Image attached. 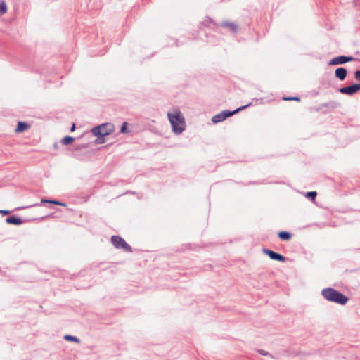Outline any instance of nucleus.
<instances>
[{
  "label": "nucleus",
  "instance_id": "11",
  "mask_svg": "<svg viewBox=\"0 0 360 360\" xmlns=\"http://www.w3.org/2000/svg\"><path fill=\"white\" fill-rule=\"evenodd\" d=\"M221 25L224 27L228 28L233 33H236L238 30V25L233 22H223Z\"/></svg>",
  "mask_w": 360,
  "mask_h": 360
},
{
  "label": "nucleus",
  "instance_id": "15",
  "mask_svg": "<svg viewBox=\"0 0 360 360\" xmlns=\"http://www.w3.org/2000/svg\"><path fill=\"white\" fill-rule=\"evenodd\" d=\"M75 139L72 136H65L62 139L61 143L63 145L68 146L73 143Z\"/></svg>",
  "mask_w": 360,
  "mask_h": 360
},
{
  "label": "nucleus",
  "instance_id": "19",
  "mask_svg": "<svg viewBox=\"0 0 360 360\" xmlns=\"http://www.w3.org/2000/svg\"><path fill=\"white\" fill-rule=\"evenodd\" d=\"M283 100L284 101H300V99L299 97L295 96V97H283Z\"/></svg>",
  "mask_w": 360,
  "mask_h": 360
},
{
  "label": "nucleus",
  "instance_id": "5",
  "mask_svg": "<svg viewBox=\"0 0 360 360\" xmlns=\"http://www.w3.org/2000/svg\"><path fill=\"white\" fill-rule=\"evenodd\" d=\"M245 107L246 106H243L241 108H239L236 109V110H234L233 112H230L229 110H224L222 112H221L219 114H217V115H215L214 116H213L212 118V121L214 123L220 122L224 120L228 117H230V116L233 115V114L238 112V111L244 109Z\"/></svg>",
  "mask_w": 360,
  "mask_h": 360
},
{
  "label": "nucleus",
  "instance_id": "9",
  "mask_svg": "<svg viewBox=\"0 0 360 360\" xmlns=\"http://www.w3.org/2000/svg\"><path fill=\"white\" fill-rule=\"evenodd\" d=\"M30 128V125L25 122H19L17 127L15 129V133L19 134L28 130Z\"/></svg>",
  "mask_w": 360,
  "mask_h": 360
},
{
  "label": "nucleus",
  "instance_id": "22",
  "mask_svg": "<svg viewBox=\"0 0 360 360\" xmlns=\"http://www.w3.org/2000/svg\"><path fill=\"white\" fill-rule=\"evenodd\" d=\"M0 213H1L4 215H8V214H10V211L6 210H0Z\"/></svg>",
  "mask_w": 360,
  "mask_h": 360
},
{
  "label": "nucleus",
  "instance_id": "21",
  "mask_svg": "<svg viewBox=\"0 0 360 360\" xmlns=\"http://www.w3.org/2000/svg\"><path fill=\"white\" fill-rule=\"evenodd\" d=\"M355 79L358 81H360V70H358L355 72Z\"/></svg>",
  "mask_w": 360,
  "mask_h": 360
},
{
  "label": "nucleus",
  "instance_id": "2",
  "mask_svg": "<svg viewBox=\"0 0 360 360\" xmlns=\"http://www.w3.org/2000/svg\"><path fill=\"white\" fill-rule=\"evenodd\" d=\"M322 295L328 301L342 305L345 304L348 301V298L342 293L330 288L323 289L322 290Z\"/></svg>",
  "mask_w": 360,
  "mask_h": 360
},
{
  "label": "nucleus",
  "instance_id": "7",
  "mask_svg": "<svg viewBox=\"0 0 360 360\" xmlns=\"http://www.w3.org/2000/svg\"><path fill=\"white\" fill-rule=\"evenodd\" d=\"M360 89V84H354L349 86H345L340 89L342 94L352 95Z\"/></svg>",
  "mask_w": 360,
  "mask_h": 360
},
{
  "label": "nucleus",
  "instance_id": "1",
  "mask_svg": "<svg viewBox=\"0 0 360 360\" xmlns=\"http://www.w3.org/2000/svg\"><path fill=\"white\" fill-rule=\"evenodd\" d=\"M169 120L172 126L173 131L176 134H181L186 127L184 118L179 111L167 114Z\"/></svg>",
  "mask_w": 360,
  "mask_h": 360
},
{
  "label": "nucleus",
  "instance_id": "12",
  "mask_svg": "<svg viewBox=\"0 0 360 360\" xmlns=\"http://www.w3.org/2000/svg\"><path fill=\"white\" fill-rule=\"evenodd\" d=\"M6 222L9 224L20 225L22 224V220L19 217H10L6 219Z\"/></svg>",
  "mask_w": 360,
  "mask_h": 360
},
{
  "label": "nucleus",
  "instance_id": "17",
  "mask_svg": "<svg viewBox=\"0 0 360 360\" xmlns=\"http://www.w3.org/2000/svg\"><path fill=\"white\" fill-rule=\"evenodd\" d=\"M316 195L317 193L316 191L307 192L305 195L307 198L311 199L313 201L315 200Z\"/></svg>",
  "mask_w": 360,
  "mask_h": 360
},
{
  "label": "nucleus",
  "instance_id": "6",
  "mask_svg": "<svg viewBox=\"0 0 360 360\" xmlns=\"http://www.w3.org/2000/svg\"><path fill=\"white\" fill-rule=\"evenodd\" d=\"M353 60V58L350 56H340L332 58L329 62V65H338L346 63Z\"/></svg>",
  "mask_w": 360,
  "mask_h": 360
},
{
  "label": "nucleus",
  "instance_id": "16",
  "mask_svg": "<svg viewBox=\"0 0 360 360\" xmlns=\"http://www.w3.org/2000/svg\"><path fill=\"white\" fill-rule=\"evenodd\" d=\"M7 12V6L4 1L0 3V15L5 14Z\"/></svg>",
  "mask_w": 360,
  "mask_h": 360
},
{
  "label": "nucleus",
  "instance_id": "10",
  "mask_svg": "<svg viewBox=\"0 0 360 360\" xmlns=\"http://www.w3.org/2000/svg\"><path fill=\"white\" fill-rule=\"evenodd\" d=\"M347 70L344 68H338L335 70V76L340 80H344L347 77Z\"/></svg>",
  "mask_w": 360,
  "mask_h": 360
},
{
  "label": "nucleus",
  "instance_id": "4",
  "mask_svg": "<svg viewBox=\"0 0 360 360\" xmlns=\"http://www.w3.org/2000/svg\"><path fill=\"white\" fill-rule=\"evenodd\" d=\"M111 242L116 248L122 249L123 250L129 252H132L130 245L119 236H112L111 237Z\"/></svg>",
  "mask_w": 360,
  "mask_h": 360
},
{
  "label": "nucleus",
  "instance_id": "3",
  "mask_svg": "<svg viewBox=\"0 0 360 360\" xmlns=\"http://www.w3.org/2000/svg\"><path fill=\"white\" fill-rule=\"evenodd\" d=\"M114 131V126L110 123L102 124L92 129L94 136L104 137Z\"/></svg>",
  "mask_w": 360,
  "mask_h": 360
},
{
  "label": "nucleus",
  "instance_id": "8",
  "mask_svg": "<svg viewBox=\"0 0 360 360\" xmlns=\"http://www.w3.org/2000/svg\"><path fill=\"white\" fill-rule=\"evenodd\" d=\"M263 252L273 260H276L282 262L285 261V258L284 256L277 252H275L273 250L265 249L264 250Z\"/></svg>",
  "mask_w": 360,
  "mask_h": 360
},
{
  "label": "nucleus",
  "instance_id": "20",
  "mask_svg": "<svg viewBox=\"0 0 360 360\" xmlns=\"http://www.w3.org/2000/svg\"><path fill=\"white\" fill-rule=\"evenodd\" d=\"M121 132L122 133H127L128 132V129H127V122H124L123 124H122V126L121 127Z\"/></svg>",
  "mask_w": 360,
  "mask_h": 360
},
{
  "label": "nucleus",
  "instance_id": "14",
  "mask_svg": "<svg viewBox=\"0 0 360 360\" xmlns=\"http://www.w3.org/2000/svg\"><path fill=\"white\" fill-rule=\"evenodd\" d=\"M41 203H51V204L62 205V206H65V207L66 206V204L60 202L57 200H53L41 199Z\"/></svg>",
  "mask_w": 360,
  "mask_h": 360
},
{
  "label": "nucleus",
  "instance_id": "23",
  "mask_svg": "<svg viewBox=\"0 0 360 360\" xmlns=\"http://www.w3.org/2000/svg\"><path fill=\"white\" fill-rule=\"evenodd\" d=\"M75 124H72V127H71V129H70V131H75Z\"/></svg>",
  "mask_w": 360,
  "mask_h": 360
},
{
  "label": "nucleus",
  "instance_id": "18",
  "mask_svg": "<svg viewBox=\"0 0 360 360\" xmlns=\"http://www.w3.org/2000/svg\"><path fill=\"white\" fill-rule=\"evenodd\" d=\"M64 338L66 340H69V341H74L75 342H79V340L78 338H77L76 337H74V336H72V335H65Z\"/></svg>",
  "mask_w": 360,
  "mask_h": 360
},
{
  "label": "nucleus",
  "instance_id": "13",
  "mask_svg": "<svg viewBox=\"0 0 360 360\" xmlns=\"http://www.w3.org/2000/svg\"><path fill=\"white\" fill-rule=\"evenodd\" d=\"M278 236L283 240H288L291 238L292 235L289 232L281 231L278 233Z\"/></svg>",
  "mask_w": 360,
  "mask_h": 360
}]
</instances>
